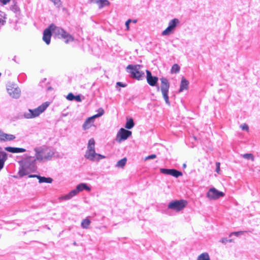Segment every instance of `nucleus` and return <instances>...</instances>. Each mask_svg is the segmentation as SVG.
Here are the masks:
<instances>
[{
	"label": "nucleus",
	"instance_id": "f257e3e1",
	"mask_svg": "<svg viewBox=\"0 0 260 260\" xmlns=\"http://www.w3.org/2000/svg\"><path fill=\"white\" fill-rule=\"evenodd\" d=\"M35 160L40 161L49 160L51 159L54 155L53 151L47 147L36 148L35 149Z\"/></svg>",
	"mask_w": 260,
	"mask_h": 260
},
{
	"label": "nucleus",
	"instance_id": "f03ea898",
	"mask_svg": "<svg viewBox=\"0 0 260 260\" xmlns=\"http://www.w3.org/2000/svg\"><path fill=\"white\" fill-rule=\"evenodd\" d=\"M49 105V102H45L34 110H29L28 112L25 113V117L26 118H33L38 116L43 112Z\"/></svg>",
	"mask_w": 260,
	"mask_h": 260
},
{
	"label": "nucleus",
	"instance_id": "7ed1b4c3",
	"mask_svg": "<svg viewBox=\"0 0 260 260\" xmlns=\"http://www.w3.org/2000/svg\"><path fill=\"white\" fill-rule=\"evenodd\" d=\"M127 71L131 75V77L137 80L141 79L144 73L140 71V66L129 64L126 67Z\"/></svg>",
	"mask_w": 260,
	"mask_h": 260
},
{
	"label": "nucleus",
	"instance_id": "20e7f679",
	"mask_svg": "<svg viewBox=\"0 0 260 260\" xmlns=\"http://www.w3.org/2000/svg\"><path fill=\"white\" fill-rule=\"evenodd\" d=\"M161 84H160V89L163 95V97L165 100L166 103L170 105L169 98L168 96V92L170 88V83L168 80L165 78H161L160 79Z\"/></svg>",
	"mask_w": 260,
	"mask_h": 260
},
{
	"label": "nucleus",
	"instance_id": "39448f33",
	"mask_svg": "<svg viewBox=\"0 0 260 260\" xmlns=\"http://www.w3.org/2000/svg\"><path fill=\"white\" fill-rule=\"evenodd\" d=\"M187 204L186 200H175L171 202L168 205V208L174 210L176 211H180L184 208Z\"/></svg>",
	"mask_w": 260,
	"mask_h": 260
},
{
	"label": "nucleus",
	"instance_id": "423d86ee",
	"mask_svg": "<svg viewBox=\"0 0 260 260\" xmlns=\"http://www.w3.org/2000/svg\"><path fill=\"white\" fill-rule=\"evenodd\" d=\"M98 113L88 118L83 125V128L86 130L93 125V120L95 118L102 116L104 113V110L103 108H99L98 110Z\"/></svg>",
	"mask_w": 260,
	"mask_h": 260
},
{
	"label": "nucleus",
	"instance_id": "0eeeda50",
	"mask_svg": "<svg viewBox=\"0 0 260 260\" xmlns=\"http://www.w3.org/2000/svg\"><path fill=\"white\" fill-rule=\"evenodd\" d=\"M132 134L131 131L121 128L117 133L115 140L118 143H121L122 141L126 140Z\"/></svg>",
	"mask_w": 260,
	"mask_h": 260
},
{
	"label": "nucleus",
	"instance_id": "6e6552de",
	"mask_svg": "<svg viewBox=\"0 0 260 260\" xmlns=\"http://www.w3.org/2000/svg\"><path fill=\"white\" fill-rule=\"evenodd\" d=\"M224 196V193L223 192L219 191L214 187L210 188L207 193V198L210 200H217Z\"/></svg>",
	"mask_w": 260,
	"mask_h": 260
},
{
	"label": "nucleus",
	"instance_id": "1a4fd4ad",
	"mask_svg": "<svg viewBox=\"0 0 260 260\" xmlns=\"http://www.w3.org/2000/svg\"><path fill=\"white\" fill-rule=\"evenodd\" d=\"M179 23V20L177 18L172 20L169 22V26L162 32V35L168 36L172 34Z\"/></svg>",
	"mask_w": 260,
	"mask_h": 260
},
{
	"label": "nucleus",
	"instance_id": "9d476101",
	"mask_svg": "<svg viewBox=\"0 0 260 260\" xmlns=\"http://www.w3.org/2000/svg\"><path fill=\"white\" fill-rule=\"evenodd\" d=\"M85 158L89 159L91 160L98 161L102 158H104L105 157V156L102 155L100 154H98L95 153V150H87L86 154H85Z\"/></svg>",
	"mask_w": 260,
	"mask_h": 260
},
{
	"label": "nucleus",
	"instance_id": "9b49d317",
	"mask_svg": "<svg viewBox=\"0 0 260 260\" xmlns=\"http://www.w3.org/2000/svg\"><path fill=\"white\" fill-rule=\"evenodd\" d=\"M160 172L162 174L170 175L176 178H178L179 176H182L183 175V174L181 172L174 169H168L161 168L160 169Z\"/></svg>",
	"mask_w": 260,
	"mask_h": 260
},
{
	"label": "nucleus",
	"instance_id": "f8f14e48",
	"mask_svg": "<svg viewBox=\"0 0 260 260\" xmlns=\"http://www.w3.org/2000/svg\"><path fill=\"white\" fill-rule=\"evenodd\" d=\"M146 80L147 83L150 85V86H155L157 81H158V78L155 76H152L151 73L148 71L146 70Z\"/></svg>",
	"mask_w": 260,
	"mask_h": 260
},
{
	"label": "nucleus",
	"instance_id": "ddd939ff",
	"mask_svg": "<svg viewBox=\"0 0 260 260\" xmlns=\"http://www.w3.org/2000/svg\"><path fill=\"white\" fill-rule=\"evenodd\" d=\"M7 90L10 95L13 98H18L20 95V90L18 88L9 86Z\"/></svg>",
	"mask_w": 260,
	"mask_h": 260
},
{
	"label": "nucleus",
	"instance_id": "4468645a",
	"mask_svg": "<svg viewBox=\"0 0 260 260\" xmlns=\"http://www.w3.org/2000/svg\"><path fill=\"white\" fill-rule=\"evenodd\" d=\"M51 30L49 27L45 29L43 31V40L46 44L49 45L50 43L51 37L52 36Z\"/></svg>",
	"mask_w": 260,
	"mask_h": 260
},
{
	"label": "nucleus",
	"instance_id": "2eb2a0df",
	"mask_svg": "<svg viewBox=\"0 0 260 260\" xmlns=\"http://www.w3.org/2000/svg\"><path fill=\"white\" fill-rule=\"evenodd\" d=\"M15 138V137L14 135L4 133L0 130V141H12Z\"/></svg>",
	"mask_w": 260,
	"mask_h": 260
},
{
	"label": "nucleus",
	"instance_id": "dca6fc26",
	"mask_svg": "<svg viewBox=\"0 0 260 260\" xmlns=\"http://www.w3.org/2000/svg\"><path fill=\"white\" fill-rule=\"evenodd\" d=\"M49 27L53 34L58 36V37H59L62 32L64 30L60 27L56 26L54 24H50Z\"/></svg>",
	"mask_w": 260,
	"mask_h": 260
},
{
	"label": "nucleus",
	"instance_id": "f3484780",
	"mask_svg": "<svg viewBox=\"0 0 260 260\" xmlns=\"http://www.w3.org/2000/svg\"><path fill=\"white\" fill-rule=\"evenodd\" d=\"M59 38H61L66 40V43H68L71 42H73L74 40L73 37L70 34L66 32L64 30L62 32L61 35Z\"/></svg>",
	"mask_w": 260,
	"mask_h": 260
},
{
	"label": "nucleus",
	"instance_id": "a211bd4d",
	"mask_svg": "<svg viewBox=\"0 0 260 260\" xmlns=\"http://www.w3.org/2000/svg\"><path fill=\"white\" fill-rule=\"evenodd\" d=\"M189 82L184 78H181L179 92H182L184 90H187L188 88Z\"/></svg>",
	"mask_w": 260,
	"mask_h": 260
},
{
	"label": "nucleus",
	"instance_id": "6ab92c4d",
	"mask_svg": "<svg viewBox=\"0 0 260 260\" xmlns=\"http://www.w3.org/2000/svg\"><path fill=\"white\" fill-rule=\"evenodd\" d=\"M5 150L8 152L15 153H21L25 151V149L22 148H16L12 147H7L5 148Z\"/></svg>",
	"mask_w": 260,
	"mask_h": 260
},
{
	"label": "nucleus",
	"instance_id": "aec40b11",
	"mask_svg": "<svg viewBox=\"0 0 260 260\" xmlns=\"http://www.w3.org/2000/svg\"><path fill=\"white\" fill-rule=\"evenodd\" d=\"M7 158V153L0 150V170L3 168L5 161Z\"/></svg>",
	"mask_w": 260,
	"mask_h": 260
},
{
	"label": "nucleus",
	"instance_id": "412c9836",
	"mask_svg": "<svg viewBox=\"0 0 260 260\" xmlns=\"http://www.w3.org/2000/svg\"><path fill=\"white\" fill-rule=\"evenodd\" d=\"M96 3L98 5L99 8H102L104 6L110 5L109 2L107 0H96Z\"/></svg>",
	"mask_w": 260,
	"mask_h": 260
},
{
	"label": "nucleus",
	"instance_id": "4be33fe9",
	"mask_svg": "<svg viewBox=\"0 0 260 260\" xmlns=\"http://www.w3.org/2000/svg\"><path fill=\"white\" fill-rule=\"evenodd\" d=\"M91 221L88 218H85L82 220L81 223V227L83 229H88L90 224Z\"/></svg>",
	"mask_w": 260,
	"mask_h": 260
},
{
	"label": "nucleus",
	"instance_id": "5701e85b",
	"mask_svg": "<svg viewBox=\"0 0 260 260\" xmlns=\"http://www.w3.org/2000/svg\"><path fill=\"white\" fill-rule=\"evenodd\" d=\"M38 178L39 179V181L40 183L45 182V183H51L53 181L52 179L50 177L46 178L45 177L39 176V177H38Z\"/></svg>",
	"mask_w": 260,
	"mask_h": 260
},
{
	"label": "nucleus",
	"instance_id": "b1692460",
	"mask_svg": "<svg viewBox=\"0 0 260 260\" xmlns=\"http://www.w3.org/2000/svg\"><path fill=\"white\" fill-rule=\"evenodd\" d=\"M77 189L79 191H82L83 189H85L87 191L90 190V188L85 183H80L77 186Z\"/></svg>",
	"mask_w": 260,
	"mask_h": 260
},
{
	"label": "nucleus",
	"instance_id": "393cba45",
	"mask_svg": "<svg viewBox=\"0 0 260 260\" xmlns=\"http://www.w3.org/2000/svg\"><path fill=\"white\" fill-rule=\"evenodd\" d=\"M126 161H127V159L125 157L119 160L116 163V167L123 168L124 167V166L125 165Z\"/></svg>",
	"mask_w": 260,
	"mask_h": 260
},
{
	"label": "nucleus",
	"instance_id": "a878e982",
	"mask_svg": "<svg viewBox=\"0 0 260 260\" xmlns=\"http://www.w3.org/2000/svg\"><path fill=\"white\" fill-rule=\"evenodd\" d=\"M134 126V122L133 119L131 118L128 119L125 123V127L127 129H131Z\"/></svg>",
	"mask_w": 260,
	"mask_h": 260
},
{
	"label": "nucleus",
	"instance_id": "bb28decb",
	"mask_svg": "<svg viewBox=\"0 0 260 260\" xmlns=\"http://www.w3.org/2000/svg\"><path fill=\"white\" fill-rule=\"evenodd\" d=\"M95 150V141L93 139H90L88 141L87 150Z\"/></svg>",
	"mask_w": 260,
	"mask_h": 260
},
{
	"label": "nucleus",
	"instance_id": "cd10ccee",
	"mask_svg": "<svg viewBox=\"0 0 260 260\" xmlns=\"http://www.w3.org/2000/svg\"><path fill=\"white\" fill-rule=\"evenodd\" d=\"M197 260H210L209 254L207 252H204L200 254Z\"/></svg>",
	"mask_w": 260,
	"mask_h": 260
},
{
	"label": "nucleus",
	"instance_id": "c85d7f7f",
	"mask_svg": "<svg viewBox=\"0 0 260 260\" xmlns=\"http://www.w3.org/2000/svg\"><path fill=\"white\" fill-rule=\"evenodd\" d=\"M179 71H180V67L179 66V65L176 63L173 64V66H172L171 70V73L176 74V73H179Z\"/></svg>",
	"mask_w": 260,
	"mask_h": 260
},
{
	"label": "nucleus",
	"instance_id": "c756f323",
	"mask_svg": "<svg viewBox=\"0 0 260 260\" xmlns=\"http://www.w3.org/2000/svg\"><path fill=\"white\" fill-rule=\"evenodd\" d=\"M243 157L246 159H250L252 161H254V157L252 153H245L242 155Z\"/></svg>",
	"mask_w": 260,
	"mask_h": 260
},
{
	"label": "nucleus",
	"instance_id": "7c9ffc66",
	"mask_svg": "<svg viewBox=\"0 0 260 260\" xmlns=\"http://www.w3.org/2000/svg\"><path fill=\"white\" fill-rule=\"evenodd\" d=\"M79 192H80V191L77 189V186L76 188L75 189H74V190H72L68 194H69L70 198H71L72 197H73L74 196L76 195Z\"/></svg>",
	"mask_w": 260,
	"mask_h": 260
},
{
	"label": "nucleus",
	"instance_id": "2f4dec72",
	"mask_svg": "<svg viewBox=\"0 0 260 260\" xmlns=\"http://www.w3.org/2000/svg\"><path fill=\"white\" fill-rule=\"evenodd\" d=\"M5 22V18L3 13L0 11V26L4 24Z\"/></svg>",
	"mask_w": 260,
	"mask_h": 260
},
{
	"label": "nucleus",
	"instance_id": "473e14b6",
	"mask_svg": "<svg viewBox=\"0 0 260 260\" xmlns=\"http://www.w3.org/2000/svg\"><path fill=\"white\" fill-rule=\"evenodd\" d=\"M28 174V172L23 168L21 169L19 171V175L20 177H23Z\"/></svg>",
	"mask_w": 260,
	"mask_h": 260
},
{
	"label": "nucleus",
	"instance_id": "72a5a7b5",
	"mask_svg": "<svg viewBox=\"0 0 260 260\" xmlns=\"http://www.w3.org/2000/svg\"><path fill=\"white\" fill-rule=\"evenodd\" d=\"M220 163L219 162H216V172L219 174L220 173Z\"/></svg>",
	"mask_w": 260,
	"mask_h": 260
},
{
	"label": "nucleus",
	"instance_id": "f704fd0d",
	"mask_svg": "<svg viewBox=\"0 0 260 260\" xmlns=\"http://www.w3.org/2000/svg\"><path fill=\"white\" fill-rule=\"evenodd\" d=\"M240 128L244 131H246L248 132L249 131V127L248 125L246 123H244L240 125Z\"/></svg>",
	"mask_w": 260,
	"mask_h": 260
},
{
	"label": "nucleus",
	"instance_id": "c9c22d12",
	"mask_svg": "<svg viewBox=\"0 0 260 260\" xmlns=\"http://www.w3.org/2000/svg\"><path fill=\"white\" fill-rule=\"evenodd\" d=\"M74 96L72 93H69L67 96V99L69 101H73L74 100Z\"/></svg>",
	"mask_w": 260,
	"mask_h": 260
},
{
	"label": "nucleus",
	"instance_id": "e433bc0d",
	"mask_svg": "<svg viewBox=\"0 0 260 260\" xmlns=\"http://www.w3.org/2000/svg\"><path fill=\"white\" fill-rule=\"evenodd\" d=\"M55 5H57L58 7H59L61 5V1L60 0H50Z\"/></svg>",
	"mask_w": 260,
	"mask_h": 260
},
{
	"label": "nucleus",
	"instance_id": "4c0bfd02",
	"mask_svg": "<svg viewBox=\"0 0 260 260\" xmlns=\"http://www.w3.org/2000/svg\"><path fill=\"white\" fill-rule=\"evenodd\" d=\"M156 157V155L154 154L147 156L145 158V160H146L149 159H154Z\"/></svg>",
	"mask_w": 260,
	"mask_h": 260
},
{
	"label": "nucleus",
	"instance_id": "58836bf2",
	"mask_svg": "<svg viewBox=\"0 0 260 260\" xmlns=\"http://www.w3.org/2000/svg\"><path fill=\"white\" fill-rule=\"evenodd\" d=\"M131 22H132L131 19H128L125 22V25H126L127 30H128L129 29V23Z\"/></svg>",
	"mask_w": 260,
	"mask_h": 260
},
{
	"label": "nucleus",
	"instance_id": "ea45409f",
	"mask_svg": "<svg viewBox=\"0 0 260 260\" xmlns=\"http://www.w3.org/2000/svg\"><path fill=\"white\" fill-rule=\"evenodd\" d=\"M243 233V232H242V231H240V232H233V233H231L230 234V236L231 237L232 235H235L236 236H238L240 234H241Z\"/></svg>",
	"mask_w": 260,
	"mask_h": 260
},
{
	"label": "nucleus",
	"instance_id": "a19ab883",
	"mask_svg": "<svg viewBox=\"0 0 260 260\" xmlns=\"http://www.w3.org/2000/svg\"><path fill=\"white\" fill-rule=\"evenodd\" d=\"M59 200H69L70 198L69 194H66V196H62V197H59Z\"/></svg>",
	"mask_w": 260,
	"mask_h": 260
},
{
	"label": "nucleus",
	"instance_id": "79ce46f5",
	"mask_svg": "<svg viewBox=\"0 0 260 260\" xmlns=\"http://www.w3.org/2000/svg\"><path fill=\"white\" fill-rule=\"evenodd\" d=\"M74 100L78 102H80L81 101V99L80 98V95L74 96Z\"/></svg>",
	"mask_w": 260,
	"mask_h": 260
},
{
	"label": "nucleus",
	"instance_id": "37998d69",
	"mask_svg": "<svg viewBox=\"0 0 260 260\" xmlns=\"http://www.w3.org/2000/svg\"><path fill=\"white\" fill-rule=\"evenodd\" d=\"M116 85L117 86H120V87H124L126 86V85L120 82H118L116 83Z\"/></svg>",
	"mask_w": 260,
	"mask_h": 260
},
{
	"label": "nucleus",
	"instance_id": "c03bdc74",
	"mask_svg": "<svg viewBox=\"0 0 260 260\" xmlns=\"http://www.w3.org/2000/svg\"><path fill=\"white\" fill-rule=\"evenodd\" d=\"M220 242L222 243H226V242H228V239H227L226 238H222L221 240H220Z\"/></svg>",
	"mask_w": 260,
	"mask_h": 260
},
{
	"label": "nucleus",
	"instance_id": "a18cd8bd",
	"mask_svg": "<svg viewBox=\"0 0 260 260\" xmlns=\"http://www.w3.org/2000/svg\"><path fill=\"white\" fill-rule=\"evenodd\" d=\"M10 1L11 0H1V2L2 3L3 5H6L9 3Z\"/></svg>",
	"mask_w": 260,
	"mask_h": 260
},
{
	"label": "nucleus",
	"instance_id": "49530a36",
	"mask_svg": "<svg viewBox=\"0 0 260 260\" xmlns=\"http://www.w3.org/2000/svg\"><path fill=\"white\" fill-rule=\"evenodd\" d=\"M40 176H38L37 175H29L28 177L29 178H34V177H36L38 178V177H39Z\"/></svg>",
	"mask_w": 260,
	"mask_h": 260
},
{
	"label": "nucleus",
	"instance_id": "de8ad7c7",
	"mask_svg": "<svg viewBox=\"0 0 260 260\" xmlns=\"http://www.w3.org/2000/svg\"><path fill=\"white\" fill-rule=\"evenodd\" d=\"M53 89V88L51 86H49L48 87V90H52Z\"/></svg>",
	"mask_w": 260,
	"mask_h": 260
},
{
	"label": "nucleus",
	"instance_id": "09e8293b",
	"mask_svg": "<svg viewBox=\"0 0 260 260\" xmlns=\"http://www.w3.org/2000/svg\"><path fill=\"white\" fill-rule=\"evenodd\" d=\"M132 22H133V23H136L137 22V19H134L133 20H132Z\"/></svg>",
	"mask_w": 260,
	"mask_h": 260
},
{
	"label": "nucleus",
	"instance_id": "8fccbe9b",
	"mask_svg": "<svg viewBox=\"0 0 260 260\" xmlns=\"http://www.w3.org/2000/svg\"><path fill=\"white\" fill-rule=\"evenodd\" d=\"M228 242H233L234 240L233 239H229V240H228Z\"/></svg>",
	"mask_w": 260,
	"mask_h": 260
},
{
	"label": "nucleus",
	"instance_id": "3c124183",
	"mask_svg": "<svg viewBox=\"0 0 260 260\" xmlns=\"http://www.w3.org/2000/svg\"><path fill=\"white\" fill-rule=\"evenodd\" d=\"M185 166H185V165L184 164V165H183V167H185Z\"/></svg>",
	"mask_w": 260,
	"mask_h": 260
}]
</instances>
